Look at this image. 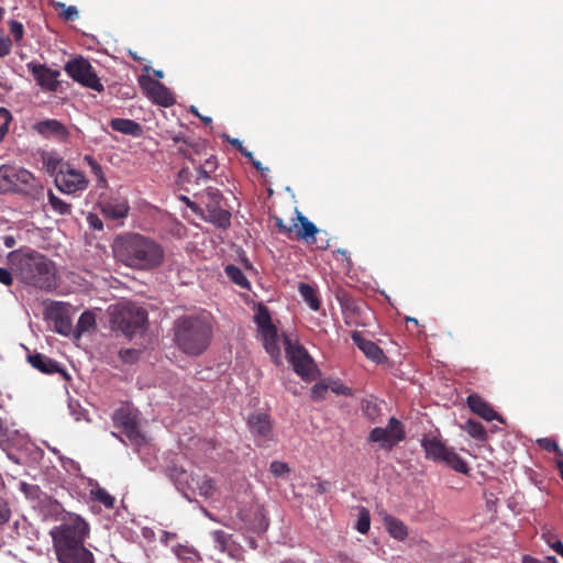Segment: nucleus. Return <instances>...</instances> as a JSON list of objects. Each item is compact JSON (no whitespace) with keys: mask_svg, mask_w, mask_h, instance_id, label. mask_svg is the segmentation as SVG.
<instances>
[{"mask_svg":"<svg viewBox=\"0 0 563 563\" xmlns=\"http://www.w3.org/2000/svg\"><path fill=\"white\" fill-rule=\"evenodd\" d=\"M140 85L145 90L146 96L155 103L163 107H170L174 104L175 99L170 90L158 80L151 77H140Z\"/></svg>","mask_w":563,"mask_h":563,"instance_id":"dca6fc26","label":"nucleus"},{"mask_svg":"<svg viewBox=\"0 0 563 563\" xmlns=\"http://www.w3.org/2000/svg\"><path fill=\"white\" fill-rule=\"evenodd\" d=\"M329 389H331L336 395L342 396H352V389L345 385H343L340 380H333L328 384Z\"/></svg>","mask_w":563,"mask_h":563,"instance_id":"de8ad7c7","label":"nucleus"},{"mask_svg":"<svg viewBox=\"0 0 563 563\" xmlns=\"http://www.w3.org/2000/svg\"><path fill=\"white\" fill-rule=\"evenodd\" d=\"M87 220H88L89 225L92 229H95V230H102L103 229V223H102L101 219L98 216L90 213L88 216Z\"/></svg>","mask_w":563,"mask_h":563,"instance_id":"052dcab7","label":"nucleus"},{"mask_svg":"<svg viewBox=\"0 0 563 563\" xmlns=\"http://www.w3.org/2000/svg\"><path fill=\"white\" fill-rule=\"evenodd\" d=\"M371 528V516L366 508H362L356 522V529L360 533H367Z\"/></svg>","mask_w":563,"mask_h":563,"instance_id":"a19ab883","label":"nucleus"},{"mask_svg":"<svg viewBox=\"0 0 563 563\" xmlns=\"http://www.w3.org/2000/svg\"><path fill=\"white\" fill-rule=\"evenodd\" d=\"M421 446L426 452V459L435 463L444 464L453 471L467 474L470 467L467 463L454 451L448 446L441 439L434 435H426L421 440Z\"/></svg>","mask_w":563,"mask_h":563,"instance_id":"0eeeda50","label":"nucleus"},{"mask_svg":"<svg viewBox=\"0 0 563 563\" xmlns=\"http://www.w3.org/2000/svg\"><path fill=\"white\" fill-rule=\"evenodd\" d=\"M168 477L174 482L176 488L188 497L190 494H196V477L183 467L176 465L168 467Z\"/></svg>","mask_w":563,"mask_h":563,"instance_id":"aec40b11","label":"nucleus"},{"mask_svg":"<svg viewBox=\"0 0 563 563\" xmlns=\"http://www.w3.org/2000/svg\"><path fill=\"white\" fill-rule=\"evenodd\" d=\"M0 283L5 286L13 284V277L9 269L0 267Z\"/></svg>","mask_w":563,"mask_h":563,"instance_id":"bf43d9fd","label":"nucleus"},{"mask_svg":"<svg viewBox=\"0 0 563 563\" xmlns=\"http://www.w3.org/2000/svg\"><path fill=\"white\" fill-rule=\"evenodd\" d=\"M195 170H190L189 167H183L178 172L177 183L185 188V190L189 191L190 185H195Z\"/></svg>","mask_w":563,"mask_h":563,"instance_id":"ea45409f","label":"nucleus"},{"mask_svg":"<svg viewBox=\"0 0 563 563\" xmlns=\"http://www.w3.org/2000/svg\"><path fill=\"white\" fill-rule=\"evenodd\" d=\"M297 220L300 223V228L295 223L296 236L299 240L308 241L310 238L314 240V235L318 232L317 227L310 222L300 211L296 210Z\"/></svg>","mask_w":563,"mask_h":563,"instance_id":"c85d7f7f","label":"nucleus"},{"mask_svg":"<svg viewBox=\"0 0 563 563\" xmlns=\"http://www.w3.org/2000/svg\"><path fill=\"white\" fill-rule=\"evenodd\" d=\"M254 319L257 324L258 332L275 327L272 322L269 311L265 306H260Z\"/></svg>","mask_w":563,"mask_h":563,"instance_id":"4c0bfd02","label":"nucleus"},{"mask_svg":"<svg viewBox=\"0 0 563 563\" xmlns=\"http://www.w3.org/2000/svg\"><path fill=\"white\" fill-rule=\"evenodd\" d=\"M9 126H10V123H5V122H2V124L0 125V142L8 134Z\"/></svg>","mask_w":563,"mask_h":563,"instance_id":"69168bd1","label":"nucleus"},{"mask_svg":"<svg viewBox=\"0 0 563 563\" xmlns=\"http://www.w3.org/2000/svg\"><path fill=\"white\" fill-rule=\"evenodd\" d=\"M113 422L117 428L126 437L133 446H142L146 440L140 431L137 416L129 408H119L113 413Z\"/></svg>","mask_w":563,"mask_h":563,"instance_id":"9d476101","label":"nucleus"},{"mask_svg":"<svg viewBox=\"0 0 563 563\" xmlns=\"http://www.w3.org/2000/svg\"><path fill=\"white\" fill-rule=\"evenodd\" d=\"M32 129L45 139L66 142L69 137L68 129L58 120L46 119L33 124Z\"/></svg>","mask_w":563,"mask_h":563,"instance_id":"a211bd4d","label":"nucleus"},{"mask_svg":"<svg viewBox=\"0 0 563 563\" xmlns=\"http://www.w3.org/2000/svg\"><path fill=\"white\" fill-rule=\"evenodd\" d=\"M67 75L84 87L101 92L104 90L89 60L78 57L68 60L64 67Z\"/></svg>","mask_w":563,"mask_h":563,"instance_id":"1a4fd4ad","label":"nucleus"},{"mask_svg":"<svg viewBox=\"0 0 563 563\" xmlns=\"http://www.w3.org/2000/svg\"><path fill=\"white\" fill-rule=\"evenodd\" d=\"M119 356L124 363L132 364L139 360L140 352L134 349H124L120 350Z\"/></svg>","mask_w":563,"mask_h":563,"instance_id":"49530a36","label":"nucleus"},{"mask_svg":"<svg viewBox=\"0 0 563 563\" xmlns=\"http://www.w3.org/2000/svg\"><path fill=\"white\" fill-rule=\"evenodd\" d=\"M196 486V493L203 497H210L213 495L214 486L210 478L202 477V478H196L195 482Z\"/></svg>","mask_w":563,"mask_h":563,"instance_id":"58836bf2","label":"nucleus"},{"mask_svg":"<svg viewBox=\"0 0 563 563\" xmlns=\"http://www.w3.org/2000/svg\"><path fill=\"white\" fill-rule=\"evenodd\" d=\"M197 164L211 174H213L218 168V161L214 155H209L203 161L201 159Z\"/></svg>","mask_w":563,"mask_h":563,"instance_id":"09e8293b","label":"nucleus"},{"mask_svg":"<svg viewBox=\"0 0 563 563\" xmlns=\"http://www.w3.org/2000/svg\"><path fill=\"white\" fill-rule=\"evenodd\" d=\"M406 438L402 423L391 417L386 428H374L368 434V441L379 443L382 449L391 450L397 443Z\"/></svg>","mask_w":563,"mask_h":563,"instance_id":"9b49d317","label":"nucleus"},{"mask_svg":"<svg viewBox=\"0 0 563 563\" xmlns=\"http://www.w3.org/2000/svg\"><path fill=\"white\" fill-rule=\"evenodd\" d=\"M12 48V43L9 37L0 36V58L10 54Z\"/></svg>","mask_w":563,"mask_h":563,"instance_id":"6e6d98bb","label":"nucleus"},{"mask_svg":"<svg viewBox=\"0 0 563 563\" xmlns=\"http://www.w3.org/2000/svg\"><path fill=\"white\" fill-rule=\"evenodd\" d=\"M172 140L176 144H180L177 148V154L192 164H197L201 161L202 156L207 155V144L202 140H187L180 134L174 135Z\"/></svg>","mask_w":563,"mask_h":563,"instance_id":"f3484780","label":"nucleus"},{"mask_svg":"<svg viewBox=\"0 0 563 563\" xmlns=\"http://www.w3.org/2000/svg\"><path fill=\"white\" fill-rule=\"evenodd\" d=\"M363 411L366 417H368L371 420H375V418L379 413V408L376 402L374 401H366L363 405Z\"/></svg>","mask_w":563,"mask_h":563,"instance_id":"8fccbe9b","label":"nucleus"},{"mask_svg":"<svg viewBox=\"0 0 563 563\" xmlns=\"http://www.w3.org/2000/svg\"><path fill=\"white\" fill-rule=\"evenodd\" d=\"M56 187L65 194H75L77 191H84L88 188L89 181L86 176L73 168L70 164L60 169L54 179Z\"/></svg>","mask_w":563,"mask_h":563,"instance_id":"ddd939ff","label":"nucleus"},{"mask_svg":"<svg viewBox=\"0 0 563 563\" xmlns=\"http://www.w3.org/2000/svg\"><path fill=\"white\" fill-rule=\"evenodd\" d=\"M9 30L16 43L22 40L23 34H24V27L21 22L11 20L9 22Z\"/></svg>","mask_w":563,"mask_h":563,"instance_id":"a18cd8bd","label":"nucleus"},{"mask_svg":"<svg viewBox=\"0 0 563 563\" xmlns=\"http://www.w3.org/2000/svg\"><path fill=\"white\" fill-rule=\"evenodd\" d=\"M43 190L40 180L27 169L13 165L0 166V192L38 198Z\"/></svg>","mask_w":563,"mask_h":563,"instance_id":"20e7f679","label":"nucleus"},{"mask_svg":"<svg viewBox=\"0 0 563 563\" xmlns=\"http://www.w3.org/2000/svg\"><path fill=\"white\" fill-rule=\"evenodd\" d=\"M462 429L470 437H472L473 439H475L477 441L484 442V441L487 440V433H486V430H485L484 426L481 422L476 421V420L468 419L464 423Z\"/></svg>","mask_w":563,"mask_h":563,"instance_id":"2f4dec72","label":"nucleus"},{"mask_svg":"<svg viewBox=\"0 0 563 563\" xmlns=\"http://www.w3.org/2000/svg\"><path fill=\"white\" fill-rule=\"evenodd\" d=\"M96 324V318L95 314L90 311H85L80 314L75 332L76 336H80L84 332L89 331L92 329Z\"/></svg>","mask_w":563,"mask_h":563,"instance_id":"72a5a7b5","label":"nucleus"},{"mask_svg":"<svg viewBox=\"0 0 563 563\" xmlns=\"http://www.w3.org/2000/svg\"><path fill=\"white\" fill-rule=\"evenodd\" d=\"M175 342L188 355H200L210 344L212 327L207 317L189 316L176 320Z\"/></svg>","mask_w":563,"mask_h":563,"instance_id":"f03ea898","label":"nucleus"},{"mask_svg":"<svg viewBox=\"0 0 563 563\" xmlns=\"http://www.w3.org/2000/svg\"><path fill=\"white\" fill-rule=\"evenodd\" d=\"M84 162L90 167L91 173L96 176L98 186L106 187L107 179L104 177L103 169H102L101 165L91 155H85Z\"/></svg>","mask_w":563,"mask_h":563,"instance_id":"e433bc0d","label":"nucleus"},{"mask_svg":"<svg viewBox=\"0 0 563 563\" xmlns=\"http://www.w3.org/2000/svg\"><path fill=\"white\" fill-rule=\"evenodd\" d=\"M353 343L365 354V356L376 364H382L386 360L383 350L373 341L365 339L360 332L354 331L351 335Z\"/></svg>","mask_w":563,"mask_h":563,"instance_id":"4be33fe9","label":"nucleus"},{"mask_svg":"<svg viewBox=\"0 0 563 563\" xmlns=\"http://www.w3.org/2000/svg\"><path fill=\"white\" fill-rule=\"evenodd\" d=\"M551 548L559 554L563 558V543L562 541H555L554 543H552Z\"/></svg>","mask_w":563,"mask_h":563,"instance_id":"0e129e2a","label":"nucleus"},{"mask_svg":"<svg viewBox=\"0 0 563 563\" xmlns=\"http://www.w3.org/2000/svg\"><path fill=\"white\" fill-rule=\"evenodd\" d=\"M212 538L222 548L228 544V534L223 530H214Z\"/></svg>","mask_w":563,"mask_h":563,"instance_id":"13d9d810","label":"nucleus"},{"mask_svg":"<svg viewBox=\"0 0 563 563\" xmlns=\"http://www.w3.org/2000/svg\"><path fill=\"white\" fill-rule=\"evenodd\" d=\"M283 336L286 357L292 365L294 371L306 382L314 379L317 366L307 350L297 341H292L289 336L285 334Z\"/></svg>","mask_w":563,"mask_h":563,"instance_id":"6e6552de","label":"nucleus"},{"mask_svg":"<svg viewBox=\"0 0 563 563\" xmlns=\"http://www.w3.org/2000/svg\"><path fill=\"white\" fill-rule=\"evenodd\" d=\"M269 470L276 477H280L290 472L288 464L280 461H273L271 463Z\"/></svg>","mask_w":563,"mask_h":563,"instance_id":"c03bdc74","label":"nucleus"},{"mask_svg":"<svg viewBox=\"0 0 563 563\" xmlns=\"http://www.w3.org/2000/svg\"><path fill=\"white\" fill-rule=\"evenodd\" d=\"M48 318L54 322L55 331L62 335H69L73 330L71 319L60 302H54L47 309Z\"/></svg>","mask_w":563,"mask_h":563,"instance_id":"6ab92c4d","label":"nucleus"},{"mask_svg":"<svg viewBox=\"0 0 563 563\" xmlns=\"http://www.w3.org/2000/svg\"><path fill=\"white\" fill-rule=\"evenodd\" d=\"M112 251L120 263L136 271L156 269L165 261V251L162 244L140 233L130 232L117 236Z\"/></svg>","mask_w":563,"mask_h":563,"instance_id":"f257e3e1","label":"nucleus"},{"mask_svg":"<svg viewBox=\"0 0 563 563\" xmlns=\"http://www.w3.org/2000/svg\"><path fill=\"white\" fill-rule=\"evenodd\" d=\"M298 290L303 300L310 307V309H312L313 311H318L320 309V300L318 297V292L312 286L305 283H300L298 286Z\"/></svg>","mask_w":563,"mask_h":563,"instance_id":"c756f323","label":"nucleus"},{"mask_svg":"<svg viewBox=\"0 0 563 563\" xmlns=\"http://www.w3.org/2000/svg\"><path fill=\"white\" fill-rule=\"evenodd\" d=\"M147 321L145 309L132 303H119L110 307V322L114 331H120L126 338L141 332Z\"/></svg>","mask_w":563,"mask_h":563,"instance_id":"39448f33","label":"nucleus"},{"mask_svg":"<svg viewBox=\"0 0 563 563\" xmlns=\"http://www.w3.org/2000/svg\"><path fill=\"white\" fill-rule=\"evenodd\" d=\"M21 280L41 290L53 291L57 288L55 264L40 253L24 254L18 263Z\"/></svg>","mask_w":563,"mask_h":563,"instance_id":"7ed1b4c3","label":"nucleus"},{"mask_svg":"<svg viewBox=\"0 0 563 563\" xmlns=\"http://www.w3.org/2000/svg\"><path fill=\"white\" fill-rule=\"evenodd\" d=\"M386 527H387L389 534L397 540L402 541L408 536V529H407L406 525L397 518L387 517L386 518Z\"/></svg>","mask_w":563,"mask_h":563,"instance_id":"7c9ffc66","label":"nucleus"},{"mask_svg":"<svg viewBox=\"0 0 563 563\" xmlns=\"http://www.w3.org/2000/svg\"><path fill=\"white\" fill-rule=\"evenodd\" d=\"M10 517V508L8 507V504L0 497V525L8 522Z\"/></svg>","mask_w":563,"mask_h":563,"instance_id":"864d4df0","label":"nucleus"},{"mask_svg":"<svg viewBox=\"0 0 563 563\" xmlns=\"http://www.w3.org/2000/svg\"><path fill=\"white\" fill-rule=\"evenodd\" d=\"M29 363L44 374H55L59 373L63 376H67L66 371L53 358L41 354V353H33L27 355Z\"/></svg>","mask_w":563,"mask_h":563,"instance_id":"5701e85b","label":"nucleus"},{"mask_svg":"<svg viewBox=\"0 0 563 563\" xmlns=\"http://www.w3.org/2000/svg\"><path fill=\"white\" fill-rule=\"evenodd\" d=\"M60 563H95L93 554L84 545L71 548L57 555Z\"/></svg>","mask_w":563,"mask_h":563,"instance_id":"a878e982","label":"nucleus"},{"mask_svg":"<svg viewBox=\"0 0 563 563\" xmlns=\"http://www.w3.org/2000/svg\"><path fill=\"white\" fill-rule=\"evenodd\" d=\"M251 163H252L253 167H254L256 170H258V172H262V173H263L264 170H268V168H264V167L262 166V163H261L260 161H256V159L252 158Z\"/></svg>","mask_w":563,"mask_h":563,"instance_id":"338daca9","label":"nucleus"},{"mask_svg":"<svg viewBox=\"0 0 563 563\" xmlns=\"http://www.w3.org/2000/svg\"><path fill=\"white\" fill-rule=\"evenodd\" d=\"M91 500L102 504L106 508L112 509L115 504V498L110 495L104 488L97 485V487L90 489Z\"/></svg>","mask_w":563,"mask_h":563,"instance_id":"473e14b6","label":"nucleus"},{"mask_svg":"<svg viewBox=\"0 0 563 563\" xmlns=\"http://www.w3.org/2000/svg\"><path fill=\"white\" fill-rule=\"evenodd\" d=\"M523 563H559L554 556H547L543 561L534 559L530 555L523 556Z\"/></svg>","mask_w":563,"mask_h":563,"instance_id":"680f3d73","label":"nucleus"},{"mask_svg":"<svg viewBox=\"0 0 563 563\" xmlns=\"http://www.w3.org/2000/svg\"><path fill=\"white\" fill-rule=\"evenodd\" d=\"M101 213L111 220H120L128 216L130 206L125 200H111L100 205Z\"/></svg>","mask_w":563,"mask_h":563,"instance_id":"393cba45","label":"nucleus"},{"mask_svg":"<svg viewBox=\"0 0 563 563\" xmlns=\"http://www.w3.org/2000/svg\"><path fill=\"white\" fill-rule=\"evenodd\" d=\"M225 274L238 286L250 289V282L238 266L228 265L225 267Z\"/></svg>","mask_w":563,"mask_h":563,"instance_id":"f704fd0d","label":"nucleus"},{"mask_svg":"<svg viewBox=\"0 0 563 563\" xmlns=\"http://www.w3.org/2000/svg\"><path fill=\"white\" fill-rule=\"evenodd\" d=\"M56 8H60L63 10L62 12H59V15L65 21H74L79 15L78 9L74 5L66 7L64 3L58 2Z\"/></svg>","mask_w":563,"mask_h":563,"instance_id":"37998d69","label":"nucleus"},{"mask_svg":"<svg viewBox=\"0 0 563 563\" xmlns=\"http://www.w3.org/2000/svg\"><path fill=\"white\" fill-rule=\"evenodd\" d=\"M201 202L206 206L211 220L219 227L225 228L230 224L231 214L229 211L222 209V194L214 187H208L200 195Z\"/></svg>","mask_w":563,"mask_h":563,"instance_id":"f8f14e48","label":"nucleus"},{"mask_svg":"<svg viewBox=\"0 0 563 563\" xmlns=\"http://www.w3.org/2000/svg\"><path fill=\"white\" fill-rule=\"evenodd\" d=\"M467 406L472 412L479 416L484 420H498L504 422L503 417L494 410V408L479 395L472 394L466 399Z\"/></svg>","mask_w":563,"mask_h":563,"instance_id":"412c9836","label":"nucleus"},{"mask_svg":"<svg viewBox=\"0 0 563 563\" xmlns=\"http://www.w3.org/2000/svg\"><path fill=\"white\" fill-rule=\"evenodd\" d=\"M48 203L53 211L60 216H68L71 213V205L55 196L53 191H48Z\"/></svg>","mask_w":563,"mask_h":563,"instance_id":"c9c22d12","label":"nucleus"},{"mask_svg":"<svg viewBox=\"0 0 563 563\" xmlns=\"http://www.w3.org/2000/svg\"><path fill=\"white\" fill-rule=\"evenodd\" d=\"M264 347L266 352L271 355L273 362L275 364L282 363V351L279 345V334L276 327L268 328L260 332Z\"/></svg>","mask_w":563,"mask_h":563,"instance_id":"b1692460","label":"nucleus"},{"mask_svg":"<svg viewBox=\"0 0 563 563\" xmlns=\"http://www.w3.org/2000/svg\"><path fill=\"white\" fill-rule=\"evenodd\" d=\"M42 162L46 168V172L56 178V175L60 169H65L69 163L64 162L63 158L56 152H45L42 154Z\"/></svg>","mask_w":563,"mask_h":563,"instance_id":"cd10ccee","label":"nucleus"},{"mask_svg":"<svg viewBox=\"0 0 563 563\" xmlns=\"http://www.w3.org/2000/svg\"><path fill=\"white\" fill-rule=\"evenodd\" d=\"M328 390H329V385L325 384L324 382L314 384L311 388L312 400L321 401V400L325 399Z\"/></svg>","mask_w":563,"mask_h":563,"instance_id":"79ce46f5","label":"nucleus"},{"mask_svg":"<svg viewBox=\"0 0 563 563\" xmlns=\"http://www.w3.org/2000/svg\"><path fill=\"white\" fill-rule=\"evenodd\" d=\"M195 173H196L195 185H200L202 183H206L207 180H209L211 178V175H212L211 173H209L205 168H202L200 165H198L195 168Z\"/></svg>","mask_w":563,"mask_h":563,"instance_id":"603ef678","label":"nucleus"},{"mask_svg":"<svg viewBox=\"0 0 563 563\" xmlns=\"http://www.w3.org/2000/svg\"><path fill=\"white\" fill-rule=\"evenodd\" d=\"M555 453V463L563 461V451L558 446V450L554 451Z\"/></svg>","mask_w":563,"mask_h":563,"instance_id":"774afa93","label":"nucleus"},{"mask_svg":"<svg viewBox=\"0 0 563 563\" xmlns=\"http://www.w3.org/2000/svg\"><path fill=\"white\" fill-rule=\"evenodd\" d=\"M89 532L90 527L84 518L78 515L70 516L67 522L56 527L51 533L56 554L84 545Z\"/></svg>","mask_w":563,"mask_h":563,"instance_id":"423d86ee","label":"nucleus"},{"mask_svg":"<svg viewBox=\"0 0 563 563\" xmlns=\"http://www.w3.org/2000/svg\"><path fill=\"white\" fill-rule=\"evenodd\" d=\"M247 424L258 446H267L269 442L274 441L273 424L267 413L251 415Z\"/></svg>","mask_w":563,"mask_h":563,"instance_id":"4468645a","label":"nucleus"},{"mask_svg":"<svg viewBox=\"0 0 563 563\" xmlns=\"http://www.w3.org/2000/svg\"><path fill=\"white\" fill-rule=\"evenodd\" d=\"M110 126L117 132L134 137H139L143 134V128L141 124L130 119H112L110 121Z\"/></svg>","mask_w":563,"mask_h":563,"instance_id":"bb28decb","label":"nucleus"},{"mask_svg":"<svg viewBox=\"0 0 563 563\" xmlns=\"http://www.w3.org/2000/svg\"><path fill=\"white\" fill-rule=\"evenodd\" d=\"M537 443L542 450L548 452H554L559 446L558 442L551 438L538 439Z\"/></svg>","mask_w":563,"mask_h":563,"instance_id":"3c124183","label":"nucleus"},{"mask_svg":"<svg viewBox=\"0 0 563 563\" xmlns=\"http://www.w3.org/2000/svg\"><path fill=\"white\" fill-rule=\"evenodd\" d=\"M341 306L345 311H350L353 313H358L361 309L360 305L352 299L341 300Z\"/></svg>","mask_w":563,"mask_h":563,"instance_id":"5fc2aeb1","label":"nucleus"},{"mask_svg":"<svg viewBox=\"0 0 563 563\" xmlns=\"http://www.w3.org/2000/svg\"><path fill=\"white\" fill-rule=\"evenodd\" d=\"M0 120H2V122H5V123L12 122L13 117L7 108L0 107Z\"/></svg>","mask_w":563,"mask_h":563,"instance_id":"e2e57ef3","label":"nucleus"},{"mask_svg":"<svg viewBox=\"0 0 563 563\" xmlns=\"http://www.w3.org/2000/svg\"><path fill=\"white\" fill-rule=\"evenodd\" d=\"M273 220L275 222V225L278 228L279 232L290 236V234L292 233V227L286 225L283 219L277 216H274Z\"/></svg>","mask_w":563,"mask_h":563,"instance_id":"4d7b16f0","label":"nucleus"},{"mask_svg":"<svg viewBox=\"0 0 563 563\" xmlns=\"http://www.w3.org/2000/svg\"><path fill=\"white\" fill-rule=\"evenodd\" d=\"M27 70L33 76L36 84L45 91L55 92L59 87L60 71L52 69L45 64L32 60L26 64Z\"/></svg>","mask_w":563,"mask_h":563,"instance_id":"2eb2a0df","label":"nucleus"}]
</instances>
